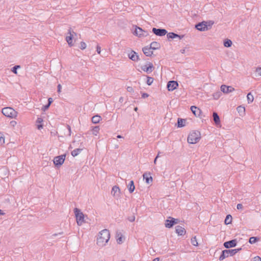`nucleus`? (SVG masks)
<instances>
[{"mask_svg": "<svg viewBox=\"0 0 261 261\" xmlns=\"http://www.w3.org/2000/svg\"><path fill=\"white\" fill-rule=\"evenodd\" d=\"M42 122H43V119L42 118H37L36 122L37 123H39V124H38L37 125V128L38 129H40L43 128V125L41 124Z\"/></svg>", "mask_w": 261, "mask_h": 261, "instance_id": "obj_31", "label": "nucleus"}, {"mask_svg": "<svg viewBox=\"0 0 261 261\" xmlns=\"http://www.w3.org/2000/svg\"><path fill=\"white\" fill-rule=\"evenodd\" d=\"M200 139V133L199 131H193L188 137V142L190 144H195Z\"/></svg>", "mask_w": 261, "mask_h": 261, "instance_id": "obj_2", "label": "nucleus"}, {"mask_svg": "<svg viewBox=\"0 0 261 261\" xmlns=\"http://www.w3.org/2000/svg\"><path fill=\"white\" fill-rule=\"evenodd\" d=\"M82 150H83V149H81V148L75 149L73 151H71V155L74 157L76 156L79 154H80L81 153V152L82 151Z\"/></svg>", "mask_w": 261, "mask_h": 261, "instance_id": "obj_28", "label": "nucleus"}, {"mask_svg": "<svg viewBox=\"0 0 261 261\" xmlns=\"http://www.w3.org/2000/svg\"><path fill=\"white\" fill-rule=\"evenodd\" d=\"M247 99L248 103H250L253 101L254 97L251 92H249V93H248V94L247 95Z\"/></svg>", "mask_w": 261, "mask_h": 261, "instance_id": "obj_30", "label": "nucleus"}, {"mask_svg": "<svg viewBox=\"0 0 261 261\" xmlns=\"http://www.w3.org/2000/svg\"><path fill=\"white\" fill-rule=\"evenodd\" d=\"M191 110L192 113L196 117L199 116L201 113V110L196 106H192L191 107Z\"/></svg>", "mask_w": 261, "mask_h": 261, "instance_id": "obj_20", "label": "nucleus"}, {"mask_svg": "<svg viewBox=\"0 0 261 261\" xmlns=\"http://www.w3.org/2000/svg\"><path fill=\"white\" fill-rule=\"evenodd\" d=\"M152 31L155 35L158 36H163L167 33V30L164 29H157L153 28Z\"/></svg>", "mask_w": 261, "mask_h": 261, "instance_id": "obj_10", "label": "nucleus"}, {"mask_svg": "<svg viewBox=\"0 0 261 261\" xmlns=\"http://www.w3.org/2000/svg\"><path fill=\"white\" fill-rule=\"evenodd\" d=\"M74 213L75 214L76 222L78 225H82V224L85 222L84 220V215L83 213L77 208H75L74 210Z\"/></svg>", "mask_w": 261, "mask_h": 261, "instance_id": "obj_4", "label": "nucleus"}, {"mask_svg": "<svg viewBox=\"0 0 261 261\" xmlns=\"http://www.w3.org/2000/svg\"><path fill=\"white\" fill-rule=\"evenodd\" d=\"M178 86L177 82L175 81H169L167 85V89L169 91H173Z\"/></svg>", "mask_w": 261, "mask_h": 261, "instance_id": "obj_11", "label": "nucleus"}, {"mask_svg": "<svg viewBox=\"0 0 261 261\" xmlns=\"http://www.w3.org/2000/svg\"><path fill=\"white\" fill-rule=\"evenodd\" d=\"M5 143V138L4 135L0 133V145H3Z\"/></svg>", "mask_w": 261, "mask_h": 261, "instance_id": "obj_40", "label": "nucleus"}, {"mask_svg": "<svg viewBox=\"0 0 261 261\" xmlns=\"http://www.w3.org/2000/svg\"><path fill=\"white\" fill-rule=\"evenodd\" d=\"M253 261H261V258L258 256H256L253 258Z\"/></svg>", "mask_w": 261, "mask_h": 261, "instance_id": "obj_47", "label": "nucleus"}, {"mask_svg": "<svg viewBox=\"0 0 261 261\" xmlns=\"http://www.w3.org/2000/svg\"><path fill=\"white\" fill-rule=\"evenodd\" d=\"M127 91L129 92H132L134 91V89L132 87H127Z\"/></svg>", "mask_w": 261, "mask_h": 261, "instance_id": "obj_49", "label": "nucleus"}, {"mask_svg": "<svg viewBox=\"0 0 261 261\" xmlns=\"http://www.w3.org/2000/svg\"><path fill=\"white\" fill-rule=\"evenodd\" d=\"M235 252L233 249L224 250L222 251L221 254L219 257L220 260H223L225 258L229 256H233L235 254Z\"/></svg>", "mask_w": 261, "mask_h": 261, "instance_id": "obj_5", "label": "nucleus"}, {"mask_svg": "<svg viewBox=\"0 0 261 261\" xmlns=\"http://www.w3.org/2000/svg\"><path fill=\"white\" fill-rule=\"evenodd\" d=\"M92 134L96 136L99 131V127L98 126H96L93 127L92 128Z\"/></svg>", "mask_w": 261, "mask_h": 261, "instance_id": "obj_34", "label": "nucleus"}, {"mask_svg": "<svg viewBox=\"0 0 261 261\" xmlns=\"http://www.w3.org/2000/svg\"><path fill=\"white\" fill-rule=\"evenodd\" d=\"M237 111H238L239 113L244 112L245 111V109L243 107L239 106L237 108Z\"/></svg>", "mask_w": 261, "mask_h": 261, "instance_id": "obj_43", "label": "nucleus"}, {"mask_svg": "<svg viewBox=\"0 0 261 261\" xmlns=\"http://www.w3.org/2000/svg\"><path fill=\"white\" fill-rule=\"evenodd\" d=\"M169 219L165 221V225L167 228H171L174 224H177L179 222L178 219H175L174 218L169 217Z\"/></svg>", "mask_w": 261, "mask_h": 261, "instance_id": "obj_7", "label": "nucleus"}, {"mask_svg": "<svg viewBox=\"0 0 261 261\" xmlns=\"http://www.w3.org/2000/svg\"><path fill=\"white\" fill-rule=\"evenodd\" d=\"M221 92L220 91L215 92L213 94V97L215 99H218L220 97Z\"/></svg>", "mask_w": 261, "mask_h": 261, "instance_id": "obj_38", "label": "nucleus"}, {"mask_svg": "<svg viewBox=\"0 0 261 261\" xmlns=\"http://www.w3.org/2000/svg\"><path fill=\"white\" fill-rule=\"evenodd\" d=\"M151 48L148 46H145L142 48L143 53L147 57H150L153 54V51H151Z\"/></svg>", "mask_w": 261, "mask_h": 261, "instance_id": "obj_17", "label": "nucleus"}, {"mask_svg": "<svg viewBox=\"0 0 261 261\" xmlns=\"http://www.w3.org/2000/svg\"><path fill=\"white\" fill-rule=\"evenodd\" d=\"M117 137L118 138H122V137L121 135H118V136H117Z\"/></svg>", "mask_w": 261, "mask_h": 261, "instance_id": "obj_61", "label": "nucleus"}, {"mask_svg": "<svg viewBox=\"0 0 261 261\" xmlns=\"http://www.w3.org/2000/svg\"><path fill=\"white\" fill-rule=\"evenodd\" d=\"M121 261H126V260H121Z\"/></svg>", "mask_w": 261, "mask_h": 261, "instance_id": "obj_64", "label": "nucleus"}, {"mask_svg": "<svg viewBox=\"0 0 261 261\" xmlns=\"http://www.w3.org/2000/svg\"><path fill=\"white\" fill-rule=\"evenodd\" d=\"M180 51H181V53L182 54H184V53H185V49H181V50H180Z\"/></svg>", "mask_w": 261, "mask_h": 261, "instance_id": "obj_60", "label": "nucleus"}, {"mask_svg": "<svg viewBox=\"0 0 261 261\" xmlns=\"http://www.w3.org/2000/svg\"><path fill=\"white\" fill-rule=\"evenodd\" d=\"M61 89V85L60 84H59L58 85V92H60Z\"/></svg>", "mask_w": 261, "mask_h": 261, "instance_id": "obj_55", "label": "nucleus"}, {"mask_svg": "<svg viewBox=\"0 0 261 261\" xmlns=\"http://www.w3.org/2000/svg\"><path fill=\"white\" fill-rule=\"evenodd\" d=\"M116 237L117 238V243L119 244H121L123 242V241H122V235L121 234V232L117 231Z\"/></svg>", "mask_w": 261, "mask_h": 261, "instance_id": "obj_27", "label": "nucleus"}, {"mask_svg": "<svg viewBox=\"0 0 261 261\" xmlns=\"http://www.w3.org/2000/svg\"><path fill=\"white\" fill-rule=\"evenodd\" d=\"M167 36L168 39H175L178 38L179 40H180L184 38V35H179L173 32H170L167 34Z\"/></svg>", "mask_w": 261, "mask_h": 261, "instance_id": "obj_16", "label": "nucleus"}, {"mask_svg": "<svg viewBox=\"0 0 261 261\" xmlns=\"http://www.w3.org/2000/svg\"><path fill=\"white\" fill-rule=\"evenodd\" d=\"M213 117L214 121L216 125L220 124V117L217 113H216V112H214L213 113Z\"/></svg>", "mask_w": 261, "mask_h": 261, "instance_id": "obj_21", "label": "nucleus"}, {"mask_svg": "<svg viewBox=\"0 0 261 261\" xmlns=\"http://www.w3.org/2000/svg\"><path fill=\"white\" fill-rule=\"evenodd\" d=\"M191 242L193 246H197L198 245V243L197 242V240L196 237H194L191 238Z\"/></svg>", "mask_w": 261, "mask_h": 261, "instance_id": "obj_36", "label": "nucleus"}, {"mask_svg": "<svg viewBox=\"0 0 261 261\" xmlns=\"http://www.w3.org/2000/svg\"><path fill=\"white\" fill-rule=\"evenodd\" d=\"M147 65H148V67H147L148 71H148V73H150L154 69V67L153 65L152 64V63H151V62L148 63H147Z\"/></svg>", "mask_w": 261, "mask_h": 261, "instance_id": "obj_33", "label": "nucleus"}, {"mask_svg": "<svg viewBox=\"0 0 261 261\" xmlns=\"http://www.w3.org/2000/svg\"><path fill=\"white\" fill-rule=\"evenodd\" d=\"M53 101V98L51 97H49L48 99V103L47 104H48L50 106V105L51 104Z\"/></svg>", "mask_w": 261, "mask_h": 261, "instance_id": "obj_53", "label": "nucleus"}, {"mask_svg": "<svg viewBox=\"0 0 261 261\" xmlns=\"http://www.w3.org/2000/svg\"><path fill=\"white\" fill-rule=\"evenodd\" d=\"M96 51L98 54H100L101 48L99 46L97 45L96 47Z\"/></svg>", "mask_w": 261, "mask_h": 261, "instance_id": "obj_52", "label": "nucleus"}, {"mask_svg": "<svg viewBox=\"0 0 261 261\" xmlns=\"http://www.w3.org/2000/svg\"><path fill=\"white\" fill-rule=\"evenodd\" d=\"M256 72H257L259 75H261V67H257L256 69Z\"/></svg>", "mask_w": 261, "mask_h": 261, "instance_id": "obj_50", "label": "nucleus"}, {"mask_svg": "<svg viewBox=\"0 0 261 261\" xmlns=\"http://www.w3.org/2000/svg\"><path fill=\"white\" fill-rule=\"evenodd\" d=\"M232 217L230 215H227L225 219V223L226 224H229L231 223Z\"/></svg>", "mask_w": 261, "mask_h": 261, "instance_id": "obj_32", "label": "nucleus"}, {"mask_svg": "<svg viewBox=\"0 0 261 261\" xmlns=\"http://www.w3.org/2000/svg\"><path fill=\"white\" fill-rule=\"evenodd\" d=\"M149 47L152 49V50H155L159 49L161 47L160 44L156 41L152 42L150 44Z\"/></svg>", "mask_w": 261, "mask_h": 261, "instance_id": "obj_23", "label": "nucleus"}, {"mask_svg": "<svg viewBox=\"0 0 261 261\" xmlns=\"http://www.w3.org/2000/svg\"><path fill=\"white\" fill-rule=\"evenodd\" d=\"M128 57L133 61H137L140 60L139 56L137 55V53L134 50H132L130 53L128 54Z\"/></svg>", "mask_w": 261, "mask_h": 261, "instance_id": "obj_18", "label": "nucleus"}, {"mask_svg": "<svg viewBox=\"0 0 261 261\" xmlns=\"http://www.w3.org/2000/svg\"><path fill=\"white\" fill-rule=\"evenodd\" d=\"M138 109V108H137V107H135V108H134V110H135V111H137Z\"/></svg>", "mask_w": 261, "mask_h": 261, "instance_id": "obj_62", "label": "nucleus"}, {"mask_svg": "<svg viewBox=\"0 0 261 261\" xmlns=\"http://www.w3.org/2000/svg\"><path fill=\"white\" fill-rule=\"evenodd\" d=\"M135 34L139 37H146L148 35V33L147 31L143 30L142 28L136 27Z\"/></svg>", "mask_w": 261, "mask_h": 261, "instance_id": "obj_8", "label": "nucleus"}, {"mask_svg": "<svg viewBox=\"0 0 261 261\" xmlns=\"http://www.w3.org/2000/svg\"><path fill=\"white\" fill-rule=\"evenodd\" d=\"M118 193H120V189L119 187L117 186H115L112 188V191H111V194L114 196V197H117L118 196V194H117Z\"/></svg>", "mask_w": 261, "mask_h": 261, "instance_id": "obj_22", "label": "nucleus"}, {"mask_svg": "<svg viewBox=\"0 0 261 261\" xmlns=\"http://www.w3.org/2000/svg\"><path fill=\"white\" fill-rule=\"evenodd\" d=\"M86 44L85 42L82 41L80 43V48L82 50L85 49L86 48Z\"/></svg>", "mask_w": 261, "mask_h": 261, "instance_id": "obj_42", "label": "nucleus"}, {"mask_svg": "<svg viewBox=\"0 0 261 261\" xmlns=\"http://www.w3.org/2000/svg\"><path fill=\"white\" fill-rule=\"evenodd\" d=\"M234 89L231 86L223 85L221 86V91L224 93H229L234 91Z\"/></svg>", "mask_w": 261, "mask_h": 261, "instance_id": "obj_14", "label": "nucleus"}, {"mask_svg": "<svg viewBox=\"0 0 261 261\" xmlns=\"http://www.w3.org/2000/svg\"><path fill=\"white\" fill-rule=\"evenodd\" d=\"M259 240V239L257 238V237H251L249 238V242L252 244H254L255 243V242H256L258 240Z\"/></svg>", "mask_w": 261, "mask_h": 261, "instance_id": "obj_35", "label": "nucleus"}, {"mask_svg": "<svg viewBox=\"0 0 261 261\" xmlns=\"http://www.w3.org/2000/svg\"><path fill=\"white\" fill-rule=\"evenodd\" d=\"M68 34H69V36H66V40L69 46H72L73 45L72 43L73 36L74 34L76 35V33L73 31H72L71 28H69Z\"/></svg>", "mask_w": 261, "mask_h": 261, "instance_id": "obj_9", "label": "nucleus"}, {"mask_svg": "<svg viewBox=\"0 0 261 261\" xmlns=\"http://www.w3.org/2000/svg\"><path fill=\"white\" fill-rule=\"evenodd\" d=\"M206 23H205V24L207 25V30L209 29H210L212 27V26L213 25V24L214 23V22L212 20L206 21Z\"/></svg>", "mask_w": 261, "mask_h": 261, "instance_id": "obj_39", "label": "nucleus"}, {"mask_svg": "<svg viewBox=\"0 0 261 261\" xmlns=\"http://www.w3.org/2000/svg\"><path fill=\"white\" fill-rule=\"evenodd\" d=\"M127 187L128 189V191L130 193H132L134 191L135 189V187L133 180H131L130 181L129 184L127 186Z\"/></svg>", "mask_w": 261, "mask_h": 261, "instance_id": "obj_25", "label": "nucleus"}, {"mask_svg": "<svg viewBox=\"0 0 261 261\" xmlns=\"http://www.w3.org/2000/svg\"><path fill=\"white\" fill-rule=\"evenodd\" d=\"M19 68H20V65H15V66H14V67H12V68L11 69V71L14 73L17 74V70L18 69H19Z\"/></svg>", "mask_w": 261, "mask_h": 261, "instance_id": "obj_37", "label": "nucleus"}, {"mask_svg": "<svg viewBox=\"0 0 261 261\" xmlns=\"http://www.w3.org/2000/svg\"><path fill=\"white\" fill-rule=\"evenodd\" d=\"M186 120L178 118L177 119V127H182L185 125Z\"/></svg>", "mask_w": 261, "mask_h": 261, "instance_id": "obj_24", "label": "nucleus"}, {"mask_svg": "<svg viewBox=\"0 0 261 261\" xmlns=\"http://www.w3.org/2000/svg\"><path fill=\"white\" fill-rule=\"evenodd\" d=\"M119 102H122L123 101V98L122 97H120L119 98Z\"/></svg>", "mask_w": 261, "mask_h": 261, "instance_id": "obj_59", "label": "nucleus"}, {"mask_svg": "<svg viewBox=\"0 0 261 261\" xmlns=\"http://www.w3.org/2000/svg\"><path fill=\"white\" fill-rule=\"evenodd\" d=\"M3 213L2 212V211L0 210V215H3Z\"/></svg>", "mask_w": 261, "mask_h": 261, "instance_id": "obj_63", "label": "nucleus"}, {"mask_svg": "<svg viewBox=\"0 0 261 261\" xmlns=\"http://www.w3.org/2000/svg\"><path fill=\"white\" fill-rule=\"evenodd\" d=\"M143 178L145 179V182L149 184L152 182V177L150 175V173L145 172L143 175Z\"/></svg>", "mask_w": 261, "mask_h": 261, "instance_id": "obj_19", "label": "nucleus"}, {"mask_svg": "<svg viewBox=\"0 0 261 261\" xmlns=\"http://www.w3.org/2000/svg\"><path fill=\"white\" fill-rule=\"evenodd\" d=\"M128 220L130 221V222H134L135 220V217L134 216H130V217H129L128 218Z\"/></svg>", "mask_w": 261, "mask_h": 261, "instance_id": "obj_46", "label": "nucleus"}, {"mask_svg": "<svg viewBox=\"0 0 261 261\" xmlns=\"http://www.w3.org/2000/svg\"><path fill=\"white\" fill-rule=\"evenodd\" d=\"M67 128L68 129V131H69V135L70 136V135H71V127H70V126L69 125H67Z\"/></svg>", "mask_w": 261, "mask_h": 261, "instance_id": "obj_54", "label": "nucleus"}, {"mask_svg": "<svg viewBox=\"0 0 261 261\" xmlns=\"http://www.w3.org/2000/svg\"><path fill=\"white\" fill-rule=\"evenodd\" d=\"M233 251H236L235 252V254L237 253L238 252H239V251L241 250H242V248H238V249H233Z\"/></svg>", "mask_w": 261, "mask_h": 261, "instance_id": "obj_56", "label": "nucleus"}, {"mask_svg": "<svg viewBox=\"0 0 261 261\" xmlns=\"http://www.w3.org/2000/svg\"><path fill=\"white\" fill-rule=\"evenodd\" d=\"M101 120V118L99 115H95L92 117V122L93 123L96 124L99 122Z\"/></svg>", "mask_w": 261, "mask_h": 261, "instance_id": "obj_26", "label": "nucleus"}, {"mask_svg": "<svg viewBox=\"0 0 261 261\" xmlns=\"http://www.w3.org/2000/svg\"><path fill=\"white\" fill-rule=\"evenodd\" d=\"M159 153H160V152L158 153V155H156V156L154 159V164H156L157 159L159 157Z\"/></svg>", "mask_w": 261, "mask_h": 261, "instance_id": "obj_57", "label": "nucleus"}, {"mask_svg": "<svg viewBox=\"0 0 261 261\" xmlns=\"http://www.w3.org/2000/svg\"><path fill=\"white\" fill-rule=\"evenodd\" d=\"M66 154H62L56 156L54 159V163L57 167L61 166L64 162Z\"/></svg>", "mask_w": 261, "mask_h": 261, "instance_id": "obj_6", "label": "nucleus"}, {"mask_svg": "<svg viewBox=\"0 0 261 261\" xmlns=\"http://www.w3.org/2000/svg\"><path fill=\"white\" fill-rule=\"evenodd\" d=\"M49 106L50 105H49L48 104L43 106L42 108V110L43 111H45L49 108Z\"/></svg>", "mask_w": 261, "mask_h": 261, "instance_id": "obj_45", "label": "nucleus"}, {"mask_svg": "<svg viewBox=\"0 0 261 261\" xmlns=\"http://www.w3.org/2000/svg\"><path fill=\"white\" fill-rule=\"evenodd\" d=\"M175 232L178 236H184L186 231L185 229L180 225H177L175 227Z\"/></svg>", "mask_w": 261, "mask_h": 261, "instance_id": "obj_15", "label": "nucleus"}, {"mask_svg": "<svg viewBox=\"0 0 261 261\" xmlns=\"http://www.w3.org/2000/svg\"><path fill=\"white\" fill-rule=\"evenodd\" d=\"M63 234V232H60V233H54V234H53L51 236V237H56V236H57L58 234Z\"/></svg>", "mask_w": 261, "mask_h": 261, "instance_id": "obj_58", "label": "nucleus"}, {"mask_svg": "<svg viewBox=\"0 0 261 261\" xmlns=\"http://www.w3.org/2000/svg\"><path fill=\"white\" fill-rule=\"evenodd\" d=\"M232 43V41L228 39H226L224 41V46L226 47H229L231 46Z\"/></svg>", "mask_w": 261, "mask_h": 261, "instance_id": "obj_29", "label": "nucleus"}, {"mask_svg": "<svg viewBox=\"0 0 261 261\" xmlns=\"http://www.w3.org/2000/svg\"><path fill=\"white\" fill-rule=\"evenodd\" d=\"M206 23V21H202L199 22L195 25V28L200 31H205L207 30V25L205 24Z\"/></svg>", "mask_w": 261, "mask_h": 261, "instance_id": "obj_13", "label": "nucleus"}, {"mask_svg": "<svg viewBox=\"0 0 261 261\" xmlns=\"http://www.w3.org/2000/svg\"><path fill=\"white\" fill-rule=\"evenodd\" d=\"M2 112V113L7 117L13 118L17 116V112L10 107L3 108Z\"/></svg>", "mask_w": 261, "mask_h": 261, "instance_id": "obj_3", "label": "nucleus"}, {"mask_svg": "<svg viewBox=\"0 0 261 261\" xmlns=\"http://www.w3.org/2000/svg\"><path fill=\"white\" fill-rule=\"evenodd\" d=\"M110 238L109 230L105 229L99 232L97 238V244L100 246H103L109 241Z\"/></svg>", "mask_w": 261, "mask_h": 261, "instance_id": "obj_1", "label": "nucleus"}, {"mask_svg": "<svg viewBox=\"0 0 261 261\" xmlns=\"http://www.w3.org/2000/svg\"><path fill=\"white\" fill-rule=\"evenodd\" d=\"M243 207V206L242 204L239 203L237 205V208L238 210H242Z\"/></svg>", "mask_w": 261, "mask_h": 261, "instance_id": "obj_48", "label": "nucleus"}, {"mask_svg": "<svg viewBox=\"0 0 261 261\" xmlns=\"http://www.w3.org/2000/svg\"><path fill=\"white\" fill-rule=\"evenodd\" d=\"M147 67L148 66L147 65L142 66L141 67V69L143 70L145 72H146L147 73H148V70H147Z\"/></svg>", "mask_w": 261, "mask_h": 261, "instance_id": "obj_44", "label": "nucleus"}, {"mask_svg": "<svg viewBox=\"0 0 261 261\" xmlns=\"http://www.w3.org/2000/svg\"><path fill=\"white\" fill-rule=\"evenodd\" d=\"M149 96V95L147 93H143L142 94V98H145L146 97H148Z\"/></svg>", "mask_w": 261, "mask_h": 261, "instance_id": "obj_51", "label": "nucleus"}, {"mask_svg": "<svg viewBox=\"0 0 261 261\" xmlns=\"http://www.w3.org/2000/svg\"><path fill=\"white\" fill-rule=\"evenodd\" d=\"M237 241L236 239L231 240L230 241H228L224 242L223 245L224 247L226 248H230L232 247H234L237 246Z\"/></svg>", "mask_w": 261, "mask_h": 261, "instance_id": "obj_12", "label": "nucleus"}, {"mask_svg": "<svg viewBox=\"0 0 261 261\" xmlns=\"http://www.w3.org/2000/svg\"><path fill=\"white\" fill-rule=\"evenodd\" d=\"M153 78L149 76H147V84L148 85H151L153 83Z\"/></svg>", "mask_w": 261, "mask_h": 261, "instance_id": "obj_41", "label": "nucleus"}]
</instances>
